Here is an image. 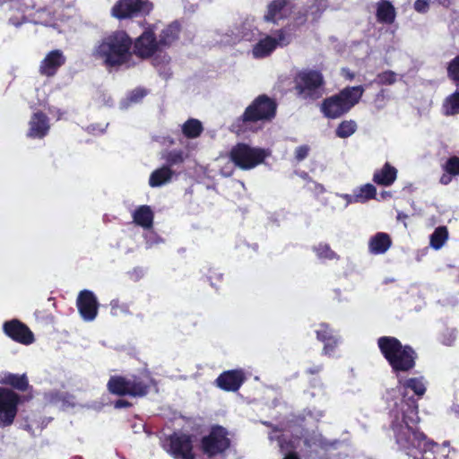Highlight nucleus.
<instances>
[{
	"instance_id": "f257e3e1",
	"label": "nucleus",
	"mask_w": 459,
	"mask_h": 459,
	"mask_svg": "<svg viewBox=\"0 0 459 459\" xmlns=\"http://www.w3.org/2000/svg\"><path fill=\"white\" fill-rule=\"evenodd\" d=\"M397 378L403 398L390 412L391 428L400 449L416 458L418 454L431 450L436 444L413 429V425L419 421L418 404L413 397H407L406 392L411 390L416 395L422 396L426 392V385L423 377L404 380L401 377Z\"/></svg>"
},
{
	"instance_id": "f03ea898",
	"label": "nucleus",
	"mask_w": 459,
	"mask_h": 459,
	"mask_svg": "<svg viewBox=\"0 0 459 459\" xmlns=\"http://www.w3.org/2000/svg\"><path fill=\"white\" fill-rule=\"evenodd\" d=\"M132 39L123 30H116L105 35L95 46L93 56L107 67L125 66L129 68L132 62Z\"/></svg>"
},
{
	"instance_id": "7ed1b4c3",
	"label": "nucleus",
	"mask_w": 459,
	"mask_h": 459,
	"mask_svg": "<svg viewBox=\"0 0 459 459\" xmlns=\"http://www.w3.org/2000/svg\"><path fill=\"white\" fill-rule=\"evenodd\" d=\"M377 345L396 377H400L402 373L408 372L415 367L416 352L411 346L403 345L395 337H380L377 340Z\"/></svg>"
},
{
	"instance_id": "20e7f679",
	"label": "nucleus",
	"mask_w": 459,
	"mask_h": 459,
	"mask_svg": "<svg viewBox=\"0 0 459 459\" xmlns=\"http://www.w3.org/2000/svg\"><path fill=\"white\" fill-rule=\"evenodd\" d=\"M364 91L363 86L346 87L340 93L325 100L321 111L328 118H337L359 102Z\"/></svg>"
},
{
	"instance_id": "39448f33",
	"label": "nucleus",
	"mask_w": 459,
	"mask_h": 459,
	"mask_svg": "<svg viewBox=\"0 0 459 459\" xmlns=\"http://www.w3.org/2000/svg\"><path fill=\"white\" fill-rule=\"evenodd\" d=\"M194 443V435L176 431L162 439L161 446L174 459H195Z\"/></svg>"
},
{
	"instance_id": "423d86ee",
	"label": "nucleus",
	"mask_w": 459,
	"mask_h": 459,
	"mask_svg": "<svg viewBox=\"0 0 459 459\" xmlns=\"http://www.w3.org/2000/svg\"><path fill=\"white\" fill-rule=\"evenodd\" d=\"M295 82L298 94L303 100H315L325 93L324 79L318 71H302L297 74Z\"/></svg>"
},
{
	"instance_id": "0eeeda50",
	"label": "nucleus",
	"mask_w": 459,
	"mask_h": 459,
	"mask_svg": "<svg viewBox=\"0 0 459 459\" xmlns=\"http://www.w3.org/2000/svg\"><path fill=\"white\" fill-rule=\"evenodd\" d=\"M292 40L290 29L288 27L276 30L272 35H264L252 48V56L255 59L269 56L277 48H284Z\"/></svg>"
},
{
	"instance_id": "6e6552de",
	"label": "nucleus",
	"mask_w": 459,
	"mask_h": 459,
	"mask_svg": "<svg viewBox=\"0 0 459 459\" xmlns=\"http://www.w3.org/2000/svg\"><path fill=\"white\" fill-rule=\"evenodd\" d=\"M270 152L264 149L254 148L246 143H238L230 151V160L241 169H251L261 164Z\"/></svg>"
},
{
	"instance_id": "1a4fd4ad",
	"label": "nucleus",
	"mask_w": 459,
	"mask_h": 459,
	"mask_svg": "<svg viewBox=\"0 0 459 459\" xmlns=\"http://www.w3.org/2000/svg\"><path fill=\"white\" fill-rule=\"evenodd\" d=\"M108 389L117 395L144 396L148 393L149 385L136 377L126 378L113 376L108 382Z\"/></svg>"
},
{
	"instance_id": "9d476101",
	"label": "nucleus",
	"mask_w": 459,
	"mask_h": 459,
	"mask_svg": "<svg viewBox=\"0 0 459 459\" xmlns=\"http://www.w3.org/2000/svg\"><path fill=\"white\" fill-rule=\"evenodd\" d=\"M230 446L226 429L221 426L212 428L210 433L201 440V448L204 455L212 457L224 453Z\"/></svg>"
},
{
	"instance_id": "9b49d317",
	"label": "nucleus",
	"mask_w": 459,
	"mask_h": 459,
	"mask_svg": "<svg viewBox=\"0 0 459 459\" xmlns=\"http://www.w3.org/2000/svg\"><path fill=\"white\" fill-rule=\"evenodd\" d=\"M276 104L266 96L258 97L252 105L247 108L242 116L245 129L248 128L247 123L260 120H269L275 115Z\"/></svg>"
},
{
	"instance_id": "f8f14e48",
	"label": "nucleus",
	"mask_w": 459,
	"mask_h": 459,
	"mask_svg": "<svg viewBox=\"0 0 459 459\" xmlns=\"http://www.w3.org/2000/svg\"><path fill=\"white\" fill-rule=\"evenodd\" d=\"M20 395L11 389L0 387V428L9 427L17 415Z\"/></svg>"
},
{
	"instance_id": "ddd939ff",
	"label": "nucleus",
	"mask_w": 459,
	"mask_h": 459,
	"mask_svg": "<svg viewBox=\"0 0 459 459\" xmlns=\"http://www.w3.org/2000/svg\"><path fill=\"white\" fill-rule=\"evenodd\" d=\"M152 9V4L146 0H119L112 7L111 14L122 20L148 14Z\"/></svg>"
},
{
	"instance_id": "4468645a",
	"label": "nucleus",
	"mask_w": 459,
	"mask_h": 459,
	"mask_svg": "<svg viewBox=\"0 0 459 459\" xmlns=\"http://www.w3.org/2000/svg\"><path fill=\"white\" fill-rule=\"evenodd\" d=\"M78 311L84 321H93L98 315L99 303L95 294L88 290H82L76 300Z\"/></svg>"
},
{
	"instance_id": "2eb2a0df",
	"label": "nucleus",
	"mask_w": 459,
	"mask_h": 459,
	"mask_svg": "<svg viewBox=\"0 0 459 459\" xmlns=\"http://www.w3.org/2000/svg\"><path fill=\"white\" fill-rule=\"evenodd\" d=\"M3 329L7 336L22 344L30 345L34 342L32 332L27 325L17 319L5 322Z\"/></svg>"
},
{
	"instance_id": "dca6fc26",
	"label": "nucleus",
	"mask_w": 459,
	"mask_h": 459,
	"mask_svg": "<svg viewBox=\"0 0 459 459\" xmlns=\"http://www.w3.org/2000/svg\"><path fill=\"white\" fill-rule=\"evenodd\" d=\"M158 49H160V47L152 30H146L135 40L134 53L142 58L152 56Z\"/></svg>"
},
{
	"instance_id": "f3484780",
	"label": "nucleus",
	"mask_w": 459,
	"mask_h": 459,
	"mask_svg": "<svg viewBox=\"0 0 459 459\" xmlns=\"http://www.w3.org/2000/svg\"><path fill=\"white\" fill-rule=\"evenodd\" d=\"M65 63V56L59 49L50 51L41 61L39 73L50 77L56 74L57 70Z\"/></svg>"
},
{
	"instance_id": "a211bd4d",
	"label": "nucleus",
	"mask_w": 459,
	"mask_h": 459,
	"mask_svg": "<svg viewBox=\"0 0 459 459\" xmlns=\"http://www.w3.org/2000/svg\"><path fill=\"white\" fill-rule=\"evenodd\" d=\"M245 380L242 370H229L221 374L216 379L217 385L226 391H238Z\"/></svg>"
},
{
	"instance_id": "6ab92c4d",
	"label": "nucleus",
	"mask_w": 459,
	"mask_h": 459,
	"mask_svg": "<svg viewBox=\"0 0 459 459\" xmlns=\"http://www.w3.org/2000/svg\"><path fill=\"white\" fill-rule=\"evenodd\" d=\"M29 126L28 136L30 138H43L50 127L48 117L41 112L33 114Z\"/></svg>"
},
{
	"instance_id": "aec40b11",
	"label": "nucleus",
	"mask_w": 459,
	"mask_h": 459,
	"mask_svg": "<svg viewBox=\"0 0 459 459\" xmlns=\"http://www.w3.org/2000/svg\"><path fill=\"white\" fill-rule=\"evenodd\" d=\"M316 333L317 339L325 343L324 354L333 356L334 348L339 342L338 337L333 334V331L325 324L320 325V328Z\"/></svg>"
},
{
	"instance_id": "412c9836",
	"label": "nucleus",
	"mask_w": 459,
	"mask_h": 459,
	"mask_svg": "<svg viewBox=\"0 0 459 459\" xmlns=\"http://www.w3.org/2000/svg\"><path fill=\"white\" fill-rule=\"evenodd\" d=\"M397 178V169L390 163L385 162L380 169H377L373 175V182L378 186H390Z\"/></svg>"
},
{
	"instance_id": "4be33fe9",
	"label": "nucleus",
	"mask_w": 459,
	"mask_h": 459,
	"mask_svg": "<svg viewBox=\"0 0 459 459\" xmlns=\"http://www.w3.org/2000/svg\"><path fill=\"white\" fill-rule=\"evenodd\" d=\"M390 236L385 232H377L368 241V250L373 255L385 254L391 247Z\"/></svg>"
},
{
	"instance_id": "5701e85b",
	"label": "nucleus",
	"mask_w": 459,
	"mask_h": 459,
	"mask_svg": "<svg viewBox=\"0 0 459 459\" xmlns=\"http://www.w3.org/2000/svg\"><path fill=\"white\" fill-rule=\"evenodd\" d=\"M46 401L60 409H65L73 407L75 404L74 397L65 392L62 391H52L45 394Z\"/></svg>"
},
{
	"instance_id": "b1692460",
	"label": "nucleus",
	"mask_w": 459,
	"mask_h": 459,
	"mask_svg": "<svg viewBox=\"0 0 459 459\" xmlns=\"http://www.w3.org/2000/svg\"><path fill=\"white\" fill-rule=\"evenodd\" d=\"M286 0H273L268 5V10L264 15L266 22L276 23L287 15Z\"/></svg>"
},
{
	"instance_id": "393cba45",
	"label": "nucleus",
	"mask_w": 459,
	"mask_h": 459,
	"mask_svg": "<svg viewBox=\"0 0 459 459\" xmlns=\"http://www.w3.org/2000/svg\"><path fill=\"white\" fill-rule=\"evenodd\" d=\"M174 175L173 170L169 166H162L155 169L150 176L149 185L152 187H159L169 183Z\"/></svg>"
},
{
	"instance_id": "a878e982",
	"label": "nucleus",
	"mask_w": 459,
	"mask_h": 459,
	"mask_svg": "<svg viewBox=\"0 0 459 459\" xmlns=\"http://www.w3.org/2000/svg\"><path fill=\"white\" fill-rule=\"evenodd\" d=\"M0 383L12 385L20 391H24L29 386L28 378L25 374L2 373L0 374Z\"/></svg>"
},
{
	"instance_id": "bb28decb",
	"label": "nucleus",
	"mask_w": 459,
	"mask_h": 459,
	"mask_svg": "<svg viewBox=\"0 0 459 459\" xmlns=\"http://www.w3.org/2000/svg\"><path fill=\"white\" fill-rule=\"evenodd\" d=\"M134 222L144 229H149L152 226L153 212L147 205L138 207L133 212Z\"/></svg>"
},
{
	"instance_id": "cd10ccee",
	"label": "nucleus",
	"mask_w": 459,
	"mask_h": 459,
	"mask_svg": "<svg viewBox=\"0 0 459 459\" xmlns=\"http://www.w3.org/2000/svg\"><path fill=\"white\" fill-rule=\"evenodd\" d=\"M377 19L381 23L391 24L395 19V9L388 1L377 4Z\"/></svg>"
},
{
	"instance_id": "c85d7f7f",
	"label": "nucleus",
	"mask_w": 459,
	"mask_h": 459,
	"mask_svg": "<svg viewBox=\"0 0 459 459\" xmlns=\"http://www.w3.org/2000/svg\"><path fill=\"white\" fill-rule=\"evenodd\" d=\"M179 30L178 22H173L164 29L158 40L160 48L171 46L178 39Z\"/></svg>"
},
{
	"instance_id": "c756f323",
	"label": "nucleus",
	"mask_w": 459,
	"mask_h": 459,
	"mask_svg": "<svg viewBox=\"0 0 459 459\" xmlns=\"http://www.w3.org/2000/svg\"><path fill=\"white\" fill-rule=\"evenodd\" d=\"M181 131L185 137L195 139L201 135L204 126L200 120L189 118L181 126Z\"/></svg>"
},
{
	"instance_id": "7c9ffc66",
	"label": "nucleus",
	"mask_w": 459,
	"mask_h": 459,
	"mask_svg": "<svg viewBox=\"0 0 459 459\" xmlns=\"http://www.w3.org/2000/svg\"><path fill=\"white\" fill-rule=\"evenodd\" d=\"M442 112L445 116H455L459 114V84L456 91L447 96L442 105Z\"/></svg>"
},
{
	"instance_id": "2f4dec72",
	"label": "nucleus",
	"mask_w": 459,
	"mask_h": 459,
	"mask_svg": "<svg viewBox=\"0 0 459 459\" xmlns=\"http://www.w3.org/2000/svg\"><path fill=\"white\" fill-rule=\"evenodd\" d=\"M188 157V154L182 150H171L164 152L161 154V159L166 161V166L170 168L171 166L182 164Z\"/></svg>"
},
{
	"instance_id": "473e14b6",
	"label": "nucleus",
	"mask_w": 459,
	"mask_h": 459,
	"mask_svg": "<svg viewBox=\"0 0 459 459\" xmlns=\"http://www.w3.org/2000/svg\"><path fill=\"white\" fill-rule=\"evenodd\" d=\"M448 238V231L446 227H437L430 235V246L437 250L443 247Z\"/></svg>"
},
{
	"instance_id": "72a5a7b5",
	"label": "nucleus",
	"mask_w": 459,
	"mask_h": 459,
	"mask_svg": "<svg viewBox=\"0 0 459 459\" xmlns=\"http://www.w3.org/2000/svg\"><path fill=\"white\" fill-rule=\"evenodd\" d=\"M358 200L363 204L376 198L377 189L372 184H365L355 190Z\"/></svg>"
},
{
	"instance_id": "f704fd0d",
	"label": "nucleus",
	"mask_w": 459,
	"mask_h": 459,
	"mask_svg": "<svg viewBox=\"0 0 459 459\" xmlns=\"http://www.w3.org/2000/svg\"><path fill=\"white\" fill-rule=\"evenodd\" d=\"M357 130V124L353 120L342 121L336 128V135L340 138H347Z\"/></svg>"
},
{
	"instance_id": "c9c22d12",
	"label": "nucleus",
	"mask_w": 459,
	"mask_h": 459,
	"mask_svg": "<svg viewBox=\"0 0 459 459\" xmlns=\"http://www.w3.org/2000/svg\"><path fill=\"white\" fill-rule=\"evenodd\" d=\"M296 440L286 442L285 436L278 438V443L281 453L286 454L284 459H299L297 455L292 453V450L296 447Z\"/></svg>"
},
{
	"instance_id": "e433bc0d",
	"label": "nucleus",
	"mask_w": 459,
	"mask_h": 459,
	"mask_svg": "<svg viewBox=\"0 0 459 459\" xmlns=\"http://www.w3.org/2000/svg\"><path fill=\"white\" fill-rule=\"evenodd\" d=\"M314 251L320 260H333L338 258L336 253L333 252L327 244H319L314 247Z\"/></svg>"
},
{
	"instance_id": "4c0bfd02",
	"label": "nucleus",
	"mask_w": 459,
	"mask_h": 459,
	"mask_svg": "<svg viewBox=\"0 0 459 459\" xmlns=\"http://www.w3.org/2000/svg\"><path fill=\"white\" fill-rule=\"evenodd\" d=\"M396 82V74L393 71H385L377 75L375 82L381 85H391Z\"/></svg>"
},
{
	"instance_id": "58836bf2",
	"label": "nucleus",
	"mask_w": 459,
	"mask_h": 459,
	"mask_svg": "<svg viewBox=\"0 0 459 459\" xmlns=\"http://www.w3.org/2000/svg\"><path fill=\"white\" fill-rule=\"evenodd\" d=\"M447 74L451 80L459 82V55L450 61Z\"/></svg>"
},
{
	"instance_id": "ea45409f",
	"label": "nucleus",
	"mask_w": 459,
	"mask_h": 459,
	"mask_svg": "<svg viewBox=\"0 0 459 459\" xmlns=\"http://www.w3.org/2000/svg\"><path fill=\"white\" fill-rule=\"evenodd\" d=\"M444 169L450 175L458 176L459 175V158L458 157H451L447 160L446 164L444 165Z\"/></svg>"
},
{
	"instance_id": "a19ab883",
	"label": "nucleus",
	"mask_w": 459,
	"mask_h": 459,
	"mask_svg": "<svg viewBox=\"0 0 459 459\" xmlns=\"http://www.w3.org/2000/svg\"><path fill=\"white\" fill-rule=\"evenodd\" d=\"M456 339V331L455 329H446L445 330L441 336L440 342L446 346H451L454 344Z\"/></svg>"
},
{
	"instance_id": "79ce46f5",
	"label": "nucleus",
	"mask_w": 459,
	"mask_h": 459,
	"mask_svg": "<svg viewBox=\"0 0 459 459\" xmlns=\"http://www.w3.org/2000/svg\"><path fill=\"white\" fill-rule=\"evenodd\" d=\"M431 0H416L413 8L417 13H426L430 6Z\"/></svg>"
},
{
	"instance_id": "37998d69",
	"label": "nucleus",
	"mask_w": 459,
	"mask_h": 459,
	"mask_svg": "<svg viewBox=\"0 0 459 459\" xmlns=\"http://www.w3.org/2000/svg\"><path fill=\"white\" fill-rule=\"evenodd\" d=\"M146 95V91L143 89L138 88L134 90L128 95V100L130 102H138Z\"/></svg>"
},
{
	"instance_id": "c03bdc74",
	"label": "nucleus",
	"mask_w": 459,
	"mask_h": 459,
	"mask_svg": "<svg viewBox=\"0 0 459 459\" xmlns=\"http://www.w3.org/2000/svg\"><path fill=\"white\" fill-rule=\"evenodd\" d=\"M306 187L307 190L315 193L316 195H321L325 192V187L321 184H318L310 179L307 181Z\"/></svg>"
},
{
	"instance_id": "a18cd8bd",
	"label": "nucleus",
	"mask_w": 459,
	"mask_h": 459,
	"mask_svg": "<svg viewBox=\"0 0 459 459\" xmlns=\"http://www.w3.org/2000/svg\"><path fill=\"white\" fill-rule=\"evenodd\" d=\"M309 152V147L307 145H300L295 150V158L297 160L301 161L307 158Z\"/></svg>"
},
{
	"instance_id": "49530a36",
	"label": "nucleus",
	"mask_w": 459,
	"mask_h": 459,
	"mask_svg": "<svg viewBox=\"0 0 459 459\" xmlns=\"http://www.w3.org/2000/svg\"><path fill=\"white\" fill-rule=\"evenodd\" d=\"M153 140L163 146H170L175 143V141L170 136H155Z\"/></svg>"
},
{
	"instance_id": "de8ad7c7",
	"label": "nucleus",
	"mask_w": 459,
	"mask_h": 459,
	"mask_svg": "<svg viewBox=\"0 0 459 459\" xmlns=\"http://www.w3.org/2000/svg\"><path fill=\"white\" fill-rule=\"evenodd\" d=\"M340 196L346 200L348 204L352 203H359L355 191L353 195L342 194L340 195Z\"/></svg>"
},
{
	"instance_id": "09e8293b",
	"label": "nucleus",
	"mask_w": 459,
	"mask_h": 459,
	"mask_svg": "<svg viewBox=\"0 0 459 459\" xmlns=\"http://www.w3.org/2000/svg\"><path fill=\"white\" fill-rule=\"evenodd\" d=\"M453 176L454 175H450L446 172L441 176L439 181L442 185H448L451 182Z\"/></svg>"
},
{
	"instance_id": "8fccbe9b",
	"label": "nucleus",
	"mask_w": 459,
	"mask_h": 459,
	"mask_svg": "<svg viewBox=\"0 0 459 459\" xmlns=\"http://www.w3.org/2000/svg\"><path fill=\"white\" fill-rule=\"evenodd\" d=\"M130 403L123 399H119L115 403V408L117 409L126 408L128 407Z\"/></svg>"
},
{
	"instance_id": "3c124183",
	"label": "nucleus",
	"mask_w": 459,
	"mask_h": 459,
	"mask_svg": "<svg viewBox=\"0 0 459 459\" xmlns=\"http://www.w3.org/2000/svg\"><path fill=\"white\" fill-rule=\"evenodd\" d=\"M342 74L345 78L349 80H352L354 78V74L351 73L349 69H342Z\"/></svg>"
},
{
	"instance_id": "603ef678",
	"label": "nucleus",
	"mask_w": 459,
	"mask_h": 459,
	"mask_svg": "<svg viewBox=\"0 0 459 459\" xmlns=\"http://www.w3.org/2000/svg\"><path fill=\"white\" fill-rule=\"evenodd\" d=\"M146 238H147V243L152 245V243L157 242L156 238H158L154 235V233L150 232L146 235Z\"/></svg>"
},
{
	"instance_id": "864d4df0",
	"label": "nucleus",
	"mask_w": 459,
	"mask_h": 459,
	"mask_svg": "<svg viewBox=\"0 0 459 459\" xmlns=\"http://www.w3.org/2000/svg\"><path fill=\"white\" fill-rule=\"evenodd\" d=\"M110 306H111V313L113 315H117V308L118 307V301L117 300H112L111 303H110Z\"/></svg>"
},
{
	"instance_id": "5fc2aeb1",
	"label": "nucleus",
	"mask_w": 459,
	"mask_h": 459,
	"mask_svg": "<svg viewBox=\"0 0 459 459\" xmlns=\"http://www.w3.org/2000/svg\"><path fill=\"white\" fill-rule=\"evenodd\" d=\"M322 368L323 367L321 365H319V366H316V367H315L313 368H309L307 371L309 373H311V374H316V373L320 372L322 370Z\"/></svg>"
},
{
	"instance_id": "6e6d98bb",
	"label": "nucleus",
	"mask_w": 459,
	"mask_h": 459,
	"mask_svg": "<svg viewBox=\"0 0 459 459\" xmlns=\"http://www.w3.org/2000/svg\"><path fill=\"white\" fill-rule=\"evenodd\" d=\"M437 2L444 7H449L451 4L450 0H437Z\"/></svg>"
},
{
	"instance_id": "4d7b16f0",
	"label": "nucleus",
	"mask_w": 459,
	"mask_h": 459,
	"mask_svg": "<svg viewBox=\"0 0 459 459\" xmlns=\"http://www.w3.org/2000/svg\"><path fill=\"white\" fill-rule=\"evenodd\" d=\"M391 192H388V191H383L381 194H380V198L382 200H385V199H387L389 197H391Z\"/></svg>"
},
{
	"instance_id": "13d9d810",
	"label": "nucleus",
	"mask_w": 459,
	"mask_h": 459,
	"mask_svg": "<svg viewBox=\"0 0 459 459\" xmlns=\"http://www.w3.org/2000/svg\"><path fill=\"white\" fill-rule=\"evenodd\" d=\"M159 69V73L162 74L165 78L168 77L169 74L165 71V67L160 66Z\"/></svg>"
},
{
	"instance_id": "bf43d9fd",
	"label": "nucleus",
	"mask_w": 459,
	"mask_h": 459,
	"mask_svg": "<svg viewBox=\"0 0 459 459\" xmlns=\"http://www.w3.org/2000/svg\"><path fill=\"white\" fill-rule=\"evenodd\" d=\"M407 218V215L402 212H399L398 214H397V219L399 221L401 220H405Z\"/></svg>"
},
{
	"instance_id": "052dcab7",
	"label": "nucleus",
	"mask_w": 459,
	"mask_h": 459,
	"mask_svg": "<svg viewBox=\"0 0 459 459\" xmlns=\"http://www.w3.org/2000/svg\"><path fill=\"white\" fill-rule=\"evenodd\" d=\"M9 22H10V23H12L14 26H19V25H21L22 23V22H16L13 18H10Z\"/></svg>"
},
{
	"instance_id": "680f3d73",
	"label": "nucleus",
	"mask_w": 459,
	"mask_h": 459,
	"mask_svg": "<svg viewBox=\"0 0 459 459\" xmlns=\"http://www.w3.org/2000/svg\"><path fill=\"white\" fill-rule=\"evenodd\" d=\"M89 128H91V131L93 134H95V133L97 132V130H96V128H95V126H90Z\"/></svg>"
},
{
	"instance_id": "e2e57ef3",
	"label": "nucleus",
	"mask_w": 459,
	"mask_h": 459,
	"mask_svg": "<svg viewBox=\"0 0 459 459\" xmlns=\"http://www.w3.org/2000/svg\"><path fill=\"white\" fill-rule=\"evenodd\" d=\"M301 177L304 178V179H308V175L307 173H303L301 175Z\"/></svg>"
},
{
	"instance_id": "0e129e2a",
	"label": "nucleus",
	"mask_w": 459,
	"mask_h": 459,
	"mask_svg": "<svg viewBox=\"0 0 459 459\" xmlns=\"http://www.w3.org/2000/svg\"><path fill=\"white\" fill-rule=\"evenodd\" d=\"M379 99H382V100H383V96H382V95H377V99H376V102H377V100H379Z\"/></svg>"
},
{
	"instance_id": "69168bd1",
	"label": "nucleus",
	"mask_w": 459,
	"mask_h": 459,
	"mask_svg": "<svg viewBox=\"0 0 459 459\" xmlns=\"http://www.w3.org/2000/svg\"><path fill=\"white\" fill-rule=\"evenodd\" d=\"M222 173H223V175H225V176H230V175H231V172H229V173H228V172H224V171H223Z\"/></svg>"
},
{
	"instance_id": "338daca9",
	"label": "nucleus",
	"mask_w": 459,
	"mask_h": 459,
	"mask_svg": "<svg viewBox=\"0 0 459 459\" xmlns=\"http://www.w3.org/2000/svg\"><path fill=\"white\" fill-rule=\"evenodd\" d=\"M105 131V128L98 129V133H103Z\"/></svg>"
},
{
	"instance_id": "774afa93",
	"label": "nucleus",
	"mask_w": 459,
	"mask_h": 459,
	"mask_svg": "<svg viewBox=\"0 0 459 459\" xmlns=\"http://www.w3.org/2000/svg\"><path fill=\"white\" fill-rule=\"evenodd\" d=\"M376 107H377V110H379L382 108V106H380V105H377Z\"/></svg>"
}]
</instances>
